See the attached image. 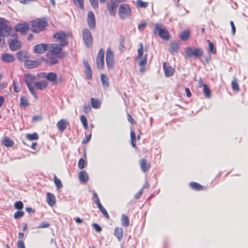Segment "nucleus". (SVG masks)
<instances>
[{
	"label": "nucleus",
	"instance_id": "dca6fc26",
	"mask_svg": "<svg viewBox=\"0 0 248 248\" xmlns=\"http://www.w3.org/2000/svg\"><path fill=\"white\" fill-rule=\"evenodd\" d=\"M118 5L116 2L113 0H110L108 4V10L109 14L111 16H114L116 13V9Z\"/></svg>",
	"mask_w": 248,
	"mask_h": 248
},
{
	"label": "nucleus",
	"instance_id": "a878e982",
	"mask_svg": "<svg viewBox=\"0 0 248 248\" xmlns=\"http://www.w3.org/2000/svg\"><path fill=\"white\" fill-rule=\"evenodd\" d=\"M202 86L203 87V92L205 96L207 98H210L211 91L210 89L206 84H202V80H201V84L199 87H202Z\"/></svg>",
	"mask_w": 248,
	"mask_h": 248
},
{
	"label": "nucleus",
	"instance_id": "ea45409f",
	"mask_svg": "<svg viewBox=\"0 0 248 248\" xmlns=\"http://www.w3.org/2000/svg\"><path fill=\"white\" fill-rule=\"evenodd\" d=\"M20 105L24 107H27L29 106V102L27 97L25 96H22L20 97Z\"/></svg>",
	"mask_w": 248,
	"mask_h": 248
},
{
	"label": "nucleus",
	"instance_id": "13d9d810",
	"mask_svg": "<svg viewBox=\"0 0 248 248\" xmlns=\"http://www.w3.org/2000/svg\"><path fill=\"white\" fill-rule=\"evenodd\" d=\"M49 224L48 222H42L40 224V225L39 226V228H47V227H49Z\"/></svg>",
	"mask_w": 248,
	"mask_h": 248
},
{
	"label": "nucleus",
	"instance_id": "c9c22d12",
	"mask_svg": "<svg viewBox=\"0 0 248 248\" xmlns=\"http://www.w3.org/2000/svg\"><path fill=\"white\" fill-rule=\"evenodd\" d=\"M105 52L103 49H100L98 53L96 58V62H104Z\"/></svg>",
	"mask_w": 248,
	"mask_h": 248
},
{
	"label": "nucleus",
	"instance_id": "2eb2a0df",
	"mask_svg": "<svg viewBox=\"0 0 248 248\" xmlns=\"http://www.w3.org/2000/svg\"><path fill=\"white\" fill-rule=\"evenodd\" d=\"M48 50V44H40L35 45L33 48V51L35 53L42 54Z\"/></svg>",
	"mask_w": 248,
	"mask_h": 248
},
{
	"label": "nucleus",
	"instance_id": "49530a36",
	"mask_svg": "<svg viewBox=\"0 0 248 248\" xmlns=\"http://www.w3.org/2000/svg\"><path fill=\"white\" fill-rule=\"evenodd\" d=\"M86 164L85 161L83 159L80 158L78 162V167L80 169H82L85 167Z\"/></svg>",
	"mask_w": 248,
	"mask_h": 248
},
{
	"label": "nucleus",
	"instance_id": "9d476101",
	"mask_svg": "<svg viewBox=\"0 0 248 248\" xmlns=\"http://www.w3.org/2000/svg\"><path fill=\"white\" fill-rule=\"evenodd\" d=\"M16 55L18 61L21 62H36L35 61H31L29 54L25 50L18 51Z\"/></svg>",
	"mask_w": 248,
	"mask_h": 248
},
{
	"label": "nucleus",
	"instance_id": "b1692460",
	"mask_svg": "<svg viewBox=\"0 0 248 248\" xmlns=\"http://www.w3.org/2000/svg\"><path fill=\"white\" fill-rule=\"evenodd\" d=\"M78 178L81 183H84L87 182L89 179L88 173L84 170L81 171L78 174Z\"/></svg>",
	"mask_w": 248,
	"mask_h": 248
},
{
	"label": "nucleus",
	"instance_id": "5701e85b",
	"mask_svg": "<svg viewBox=\"0 0 248 248\" xmlns=\"http://www.w3.org/2000/svg\"><path fill=\"white\" fill-rule=\"evenodd\" d=\"M46 202L51 207L55 205L56 198L55 196L52 193H47L46 195Z\"/></svg>",
	"mask_w": 248,
	"mask_h": 248
},
{
	"label": "nucleus",
	"instance_id": "c85d7f7f",
	"mask_svg": "<svg viewBox=\"0 0 248 248\" xmlns=\"http://www.w3.org/2000/svg\"><path fill=\"white\" fill-rule=\"evenodd\" d=\"M189 186L192 189L196 191H201L204 189V186L195 182L190 183Z\"/></svg>",
	"mask_w": 248,
	"mask_h": 248
},
{
	"label": "nucleus",
	"instance_id": "f704fd0d",
	"mask_svg": "<svg viewBox=\"0 0 248 248\" xmlns=\"http://www.w3.org/2000/svg\"><path fill=\"white\" fill-rule=\"evenodd\" d=\"M190 32L188 31L185 30L179 35L180 38L183 41H186L189 39Z\"/></svg>",
	"mask_w": 248,
	"mask_h": 248
},
{
	"label": "nucleus",
	"instance_id": "5fc2aeb1",
	"mask_svg": "<svg viewBox=\"0 0 248 248\" xmlns=\"http://www.w3.org/2000/svg\"><path fill=\"white\" fill-rule=\"evenodd\" d=\"M128 121L132 124H136V122L129 113L127 114Z\"/></svg>",
	"mask_w": 248,
	"mask_h": 248
},
{
	"label": "nucleus",
	"instance_id": "473e14b6",
	"mask_svg": "<svg viewBox=\"0 0 248 248\" xmlns=\"http://www.w3.org/2000/svg\"><path fill=\"white\" fill-rule=\"evenodd\" d=\"M122 225L123 226L127 227L129 225V219L127 216L123 214L121 217Z\"/></svg>",
	"mask_w": 248,
	"mask_h": 248
},
{
	"label": "nucleus",
	"instance_id": "6ab92c4d",
	"mask_svg": "<svg viewBox=\"0 0 248 248\" xmlns=\"http://www.w3.org/2000/svg\"><path fill=\"white\" fill-rule=\"evenodd\" d=\"M15 29L21 33H25L29 29V25L26 22L19 23L15 26Z\"/></svg>",
	"mask_w": 248,
	"mask_h": 248
},
{
	"label": "nucleus",
	"instance_id": "7ed1b4c3",
	"mask_svg": "<svg viewBox=\"0 0 248 248\" xmlns=\"http://www.w3.org/2000/svg\"><path fill=\"white\" fill-rule=\"evenodd\" d=\"M69 37V33L62 31L57 32L53 35V37L55 39V41L59 42V44L62 46H65L67 45L68 43L67 38Z\"/></svg>",
	"mask_w": 248,
	"mask_h": 248
},
{
	"label": "nucleus",
	"instance_id": "58836bf2",
	"mask_svg": "<svg viewBox=\"0 0 248 248\" xmlns=\"http://www.w3.org/2000/svg\"><path fill=\"white\" fill-rule=\"evenodd\" d=\"M238 80L236 78H234L232 81V87L233 90L235 91H238L239 90V87L238 84Z\"/></svg>",
	"mask_w": 248,
	"mask_h": 248
},
{
	"label": "nucleus",
	"instance_id": "f8f14e48",
	"mask_svg": "<svg viewBox=\"0 0 248 248\" xmlns=\"http://www.w3.org/2000/svg\"><path fill=\"white\" fill-rule=\"evenodd\" d=\"M139 164L141 171L144 173L148 171L151 167L150 162L145 158L140 159Z\"/></svg>",
	"mask_w": 248,
	"mask_h": 248
},
{
	"label": "nucleus",
	"instance_id": "2f4dec72",
	"mask_svg": "<svg viewBox=\"0 0 248 248\" xmlns=\"http://www.w3.org/2000/svg\"><path fill=\"white\" fill-rule=\"evenodd\" d=\"M140 48L138 50V57L141 59L140 62H146L147 60L146 58L142 59V56L143 53V46L142 43L140 44Z\"/></svg>",
	"mask_w": 248,
	"mask_h": 248
},
{
	"label": "nucleus",
	"instance_id": "412c9836",
	"mask_svg": "<svg viewBox=\"0 0 248 248\" xmlns=\"http://www.w3.org/2000/svg\"><path fill=\"white\" fill-rule=\"evenodd\" d=\"M84 66L86 78L88 80H91L93 78V73L89 63H86Z\"/></svg>",
	"mask_w": 248,
	"mask_h": 248
},
{
	"label": "nucleus",
	"instance_id": "bb28decb",
	"mask_svg": "<svg viewBox=\"0 0 248 248\" xmlns=\"http://www.w3.org/2000/svg\"><path fill=\"white\" fill-rule=\"evenodd\" d=\"M91 103L93 108L98 109L101 107V101L98 98H91Z\"/></svg>",
	"mask_w": 248,
	"mask_h": 248
},
{
	"label": "nucleus",
	"instance_id": "de8ad7c7",
	"mask_svg": "<svg viewBox=\"0 0 248 248\" xmlns=\"http://www.w3.org/2000/svg\"><path fill=\"white\" fill-rule=\"evenodd\" d=\"M207 42L208 43V45H209V52L210 53H216V49L214 48V45L213 44V43H212L211 42H210V41L208 40L207 41Z\"/></svg>",
	"mask_w": 248,
	"mask_h": 248
},
{
	"label": "nucleus",
	"instance_id": "423d86ee",
	"mask_svg": "<svg viewBox=\"0 0 248 248\" xmlns=\"http://www.w3.org/2000/svg\"><path fill=\"white\" fill-rule=\"evenodd\" d=\"M118 13L121 18L124 19L131 15V10L128 4H122L119 8Z\"/></svg>",
	"mask_w": 248,
	"mask_h": 248
},
{
	"label": "nucleus",
	"instance_id": "ddd939ff",
	"mask_svg": "<svg viewBox=\"0 0 248 248\" xmlns=\"http://www.w3.org/2000/svg\"><path fill=\"white\" fill-rule=\"evenodd\" d=\"M8 43L10 49L13 51L16 50L21 47V42L16 37L14 39H9Z\"/></svg>",
	"mask_w": 248,
	"mask_h": 248
},
{
	"label": "nucleus",
	"instance_id": "69168bd1",
	"mask_svg": "<svg viewBox=\"0 0 248 248\" xmlns=\"http://www.w3.org/2000/svg\"><path fill=\"white\" fill-rule=\"evenodd\" d=\"M230 24H231V27H232V33L233 34H234L235 33V27L234 26V23H233V21H231L230 22Z\"/></svg>",
	"mask_w": 248,
	"mask_h": 248
},
{
	"label": "nucleus",
	"instance_id": "6e6d98bb",
	"mask_svg": "<svg viewBox=\"0 0 248 248\" xmlns=\"http://www.w3.org/2000/svg\"><path fill=\"white\" fill-rule=\"evenodd\" d=\"M91 110V107L89 104H84L83 106V111L85 113H88Z\"/></svg>",
	"mask_w": 248,
	"mask_h": 248
},
{
	"label": "nucleus",
	"instance_id": "603ef678",
	"mask_svg": "<svg viewBox=\"0 0 248 248\" xmlns=\"http://www.w3.org/2000/svg\"><path fill=\"white\" fill-rule=\"evenodd\" d=\"M13 84L14 86V91L16 93L19 92L20 90V88L16 83V79L14 80Z\"/></svg>",
	"mask_w": 248,
	"mask_h": 248
},
{
	"label": "nucleus",
	"instance_id": "aec40b11",
	"mask_svg": "<svg viewBox=\"0 0 248 248\" xmlns=\"http://www.w3.org/2000/svg\"><path fill=\"white\" fill-rule=\"evenodd\" d=\"M48 85V83L47 81L45 80L38 81L34 84L35 88L39 90H43L46 89Z\"/></svg>",
	"mask_w": 248,
	"mask_h": 248
},
{
	"label": "nucleus",
	"instance_id": "774afa93",
	"mask_svg": "<svg viewBox=\"0 0 248 248\" xmlns=\"http://www.w3.org/2000/svg\"><path fill=\"white\" fill-rule=\"evenodd\" d=\"M185 90H186V96L188 97H191V92H190V90L189 89V88H186Z\"/></svg>",
	"mask_w": 248,
	"mask_h": 248
},
{
	"label": "nucleus",
	"instance_id": "4d7b16f0",
	"mask_svg": "<svg viewBox=\"0 0 248 248\" xmlns=\"http://www.w3.org/2000/svg\"><path fill=\"white\" fill-rule=\"evenodd\" d=\"M93 227L97 232H100L102 231L101 227L96 223H93Z\"/></svg>",
	"mask_w": 248,
	"mask_h": 248
},
{
	"label": "nucleus",
	"instance_id": "a211bd4d",
	"mask_svg": "<svg viewBox=\"0 0 248 248\" xmlns=\"http://www.w3.org/2000/svg\"><path fill=\"white\" fill-rule=\"evenodd\" d=\"M163 68L167 77H170L174 74L175 70L170 65V63H163Z\"/></svg>",
	"mask_w": 248,
	"mask_h": 248
},
{
	"label": "nucleus",
	"instance_id": "f03ea898",
	"mask_svg": "<svg viewBox=\"0 0 248 248\" xmlns=\"http://www.w3.org/2000/svg\"><path fill=\"white\" fill-rule=\"evenodd\" d=\"M11 31L10 22L5 18L0 17V36L6 37Z\"/></svg>",
	"mask_w": 248,
	"mask_h": 248
},
{
	"label": "nucleus",
	"instance_id": "052dcab7",
	"mask_svg": "<svg viewBox=\"0 0 248 248\" xmlns=\"http://www.w3.org/2000/svg\"><path fill=\"white\" fill-rule=\"evenodd\" d=\"M17 248H25L23 242L19 240L17 242Z\"/></svg>",
	"mask_w": 248,
	"mask_h": 248
},
{
	"label": "nucleus",
	"instance_id": "79ce46f5",
	"mask_svg": "<svg viewBox=\"0 0 248 248\" xmlns=\"http://www.w3.org/2000/svg\"><path fill=\"white\" fill-rule=\"evenodd\" d=\"M54 182L57 189H60L62 187L61 180L58 179L55 175L54 176Z\"/></svg>",
	"mask_w": 248,
	"mask_h": 248
},
{
	"label": "nucleus",
	"instance_id": "338daca9",
	"mask_svg": "<svg viewBox=\"0 0 248 248\" xmlns=\"http://www.w3.org/2000/svg\"><path fill=\"white\" fill-rule=\"evenodd\" d=\"M102 213V214L105 216V217L107 218V219H109V216L108 215V213L107 210L106 209H105L104 210L102 211L101 212Z\"/></svg>",
	"mask_w": 248,
	"mask_h": 248
},
{
	"label": "nucleus",
	"instance_id": "0e129e2a",
	"mask_svg": "<svg viewBox=\"0 0 248 248\" xmlns=\"http://www.w3.org/2000/svg\"><path fill=\"white\" fill-rule=\"evenodd\" d=\"M147 23L146 22L142 23L141 24L139 25L138 26L139 30H143L146 27Z\"/></svg>",
	"mask_w": 248,
	"mask_h": 248
},
{
	"label": "nucleus",
	"instance_id": "e433bc0d",
	"mask_svg": "<svg viewBox=\"0 0 248 248\" xmlns=\"http://www.w3.org/2000/svg\"><path fill=\"white\" fill-rule=\"evenodd\" d=\"M131 143L134 148H136V137L135 132L132 130L130 132Z\"/></svg>",
	"mask_w": 248,
	"mask_h": 248
},
{
	"label": "nucleus",
	"instance_id": "c03bdc74",
	"mask_svg": "<svg viewBox=\"0 0 248 248\" xmlns=\"http://www.w3.org/2000/svg\"><path fill=\"white\" fill-rule=\"evenodd\" d=\"M75 5L80 8L83 9L84 7V0H74Z\"/></svg>",
	"mask_w": 248,
	"mask_h": 248
},
{
	"label": "nucleus",
	"instance_id": "1a4fd4ad",
	"mask_svg": "<svg viewBox=\"0 0 248 248\" xmlns=\"http://www.w3.org/2000/svg\"><path fill=\"white\" fill-rule=\"evenodd\" d=\"M83 39L87 47L91 46L93 43V36L91 31L88 29H84L82 31Z\"/></svg>",
	"mask_w": 248,
	"mask_h": 248
},
{
	"label": "nucleus",
	"instance_id": "9b49d317",
	"mask_svg": "<svg viewBox=\"0 0 248 248\" xmlns=\"http://www.w3.org/2000/svg\"><path fill=\"white\" fill-rule=\"evenodd\" d=\"M46 79L49 82L52 83L53 85H56L63 81L62 78H59L57 80V76L54 72H49L47 74Z\"/></svg>",
	"mask_w": 248,
	"mask_h": 248
},
{
	"label": "nucleus",
	"instance_id": "f3484780",
	"mask_svg": "<svg viewBox=\"0 0 248 248\" xmlns=\"http://www.w3.org/2000/svg\"><path fill=\"white\" fill-rule=\"evenodd\" d=\"M69 125L68 121L64 119L60 120L56 124L57 128L61 132H63Z\"/></svg>",
	"mask_w": 248,
	"mask_h": 248
},
{
	"label": "nucleus",
	"instance_id": "0eeeda50",
	"mask_svg": "<svg viewBox=\"0 0 248 248\" xmlns=\"http://www.w3.org/2000/svg\"><path fill=\"white\" fill-rule=\"evenodd\" d=\"M34 79L35 77L31 74L27 75L25 77V81L30 93L35 98H37L38 96L32 87V84Z\"/></svg>",
	"mask_w": 248,
	"mask_h": 248
},
{
	"label": "nucleus",
	"instance_id": "72a5a7b5",
	"mask_svg": "<svg viewBox=\"0 0 248 248\" xmlns=\"http://www.w3.org/2000/svg\"><path fill=\"white\" fill-rule=\"evenodd\" d=\"M101 80L104 87H108L109 86L108 78L104 74L100 76Z\"/></svg>",
	"mask_w": 248,
	"mask_h": 248
},
{
	"label": "nucleus",
	"instance_id": "680f3d73",
	"mask_svg": "<svg viewBox=\"0 0 248 248\" xmlns=\"http://www.w3.org/2000/svg\"><path fill=\"white\" fill-rule=\"evenodd\" d=\"M142 193V189H141L137 194H136L135 195V196H134L135 198L137 200L139 199Z\"/></svg>",
	"mask_w": 248,
	"mask_h": 248
},
{
	"label": "nucleus",
	"instance_id": "bf43d9fd",
	"mask_svg": "<svg viewBox=\"0 0 248 248\" xmlns=\"http://www.w3.org/2000/svg\"><path fill=\"white\" fill-rule=\"evenodd\" d=\"M146 63H140V72L142 74L144 73L145 71V64Z\"/></svg>",
	"mask_w": 248,
	"mask_h": 248
},
{
	"label": "nucleus",
	"instance_id": "20e7f679",
	"mask_svg": "<svg viewBox=\"0 0 248 248\" xmlns=\"http://www.w3.org/2000/svg\"><path fill=\"white\" fill-rule=\"evenodd\" d=\"M47 22L45 19H37L32 21V31L39 32L43 31L47 26Z\"/></svg>",
	"mask_w": 248,
	"mask_h": 248
},
{
	"label": "nucleus",
	"instance_id": "a18cd8bd",
	"mask_svg": "<svg viewBox=\"0 0 248 248\" xmlns=\"http://www.w3.org/2000/svg\"><path fill=\"white\" fill-rule=\"evenodd\" d=\"M39 63H25V66L28 69H32L38 66Z\"/></svg>",
	"mask_w": 248,
	"mask_h": 248
},
{
	"label": "nucleus",
	"instance_id": "09e8293b",
	"mask_svg": "<svg viewBox=\"0 0 248 248\" xmlns=\"http://www.w3.org/2000/svg\"><path fill=\"white\" fill-rule=\"evenodd\" d=\"M24 215V212L23 211H17L15 213L14 217L15 219H18L23 217Z\"/></svg>",
	"mask_w": 248,
	"mask_h": 248
},
{
	"label": "nucleus",
	"instance_id": "f257e3e1",
	"mask_svg": "<svg viewBox=\"0 0 248 248\" xmlns=\"http://www.w3.org/2000/svg\"><path fill=\"white\" fill-rule=\"evenodd\" d=\"M62 46L56 43L48 44V50L51 52L52 58L61 59L66 56V53L62 51Z\"/></svg>",
	"mask_w": 248,
	"mask_h": 248
},
{
	"label": "nucleus",
	"instance_id": "8fccbe9b",
	"mask_svg": "<svg viewBox=\"0 0 248 248\" xmlns=\"http://www.w3.org/2000/svg\"><path fill=\"white\" fill-rule=\"evenodd\" d=\"M24 206L23 203L21 201H18L15 202V207L16 209L20 210L23 209Z\"/></svg>",
	"mask_w": 248,
	"mask_h": 248
},
{
	"label": "nucleus",
	"instance_id": "a19ab883",
	"mask_svg": "<svg viewBox=\"0 0 248 248\" xmlns=\"http://www.w3.org/2000/svg\"><path fill=\"white\" fill-rule=\"evenodd\" d=\"M148 2L143 1L142 0H138L137 1V5L139 8H145L148 6Z\"/></svg>",
	"mask_w": 248,
	"mask_h": 248
},
{
	"label": "nucleus",
	"instance_id": "39448f33",
	"mask_svg": "<svg viewBox=\"0 0 248 248\" xmlns=\"http://www.w3.org/2000/svg\"><path fill=\"white\" fill-rule=\"evenodd\" d=\"M185 53L187 57L200 58L203 55V50L200 48L187 47L185 49Z\"/></svg>",
	"mask_w": 248,
	"mask_h": 248
},
{
	"label": "nucleus",
	"instance_id": "6e6552de",
	"mask_svg": "<svg viewBox=\"0 0 248 248\" xmlns=\"http://www.w3.org/2000/svg\"><path fill=\"white\" fill-rule=\"evenodd\" d=\"M154 31L155 33L158 32L159 36L163 39L168 40L170 38L168 31L166 29H163L161 24H156Z\"/></svg>",
	"mask_w": 248,
	"mask_h": 248
},
{
	"label": "nucleus",
	"instance_id": "4be33fe9",
	"mask_svg": "<svg viewBox=\"0 0 248 248\" xmlns=\"http://www.w3.org/2000/svg\"><path fill=\"white\" fill-rule=\"evenodd\" d=\"M124 231L122 228L116 227L114 229V235L119 241H122L123 237Z\"/></svg>",
	"mask_w": 248,
	"mask_h": 248
},
{
	"label": "nucleus",
	"instance_id": "c756f323",
	"mask_svg": "<svg viewBox=\"0 0 248 248\" xmlns=\"http://www.w3.org/2000/svg\"><path fill=\"white\" fill-rule=\"evenodd\" d=\"M1 59L4 62H12L15 61V57L11 54H4L1 56Z\"/></svg>",
	"mask_w": 248,
	"mask_h": 248
},
{
	"label": "nucleus",
	"instance_id": "4c0bfd02",
	"mask_svg": "<svg viewBox=\"0 0 248 248\" xmlns=\"http://www.w3.org/2000/svg\"><path fill=\"white\" fill-rule=\"evenodd\" d=\"M26 137L29 140H37L39 139V136L36 133L27 134Z\"/></svg>",
	"mask_w": 248,
	"mask_h": 248
},
{
	"label": "nucleus",
	"instance_id": "7c9ffc66",
	"mask_svg": "<svg viewBox=\"0 0 248 248\" xmlns=\"http://www.w3.org/2000/svg\"><path fill=\"white\" fill-rule=\"evenodd\" d=\"M179 48V44L177 42H172L170 44V51L171 53H174L178 51Z\"/></svg>",
	"mask_w": 248,
	"mask_h": 248
},
{
	"label": "nucleus",
	"instance_id": "3c124183",
	"mask_svg": "<svg viewBox=\"0 0 248 248\" xmlns=\"http://www.w3.org/2000/svg\"><path fill=\"white\" fill-rule=\"evenodd\" d=\"M92 136V134L90 133L89 134L86 135L84 138L82 140V144H86L90 140H91Z\"/></svg>",
	"mask_w": 248,
	"mask_h": 248
},
{
	"label": "nucleus",
	"instance_id": "cd10ccee",
	"mask_svg": "<svg viewBox=\"0 0 248 248\" xmlns=\"http://www.w3.org/2000/svg\"><path fill=\"white\" fill-rule=\"evenodd\" d=\"M114 53L110 48H108L106 51V62H113Z\"/></svg>",
	"mask_w": 248,
	"mask_h": 248
},
{
	"label": "nucleus",
	"instance_id": "37998d69",
	"mask_svg": "<svg viewBox=\"0 0 248 248\" xmlns=\"http://www.w3.org/2000/svg\"><path fill=\"white\" fill-rule=\"evenodd\" d=\"M80 121L83 124L84 128L85 129H87L88 128V122L86 117L84 115H82L80 117Z\"/></svg>",
	"mask_w": 248,
	"mask_h": 248
},
{
	"label": "nucleus",
	"instance_id": "864d4df0",
	"mask_svg": "<svg viewBox=\"0 0 248 248\" xmlns=\"http://www.w3.org/2000/svg\"><path fill=\"white\" fill-rule=\"evenodd\" d=\"M91 5L94 9L98 8V0H89Z\"/></svg>",
	"mask_w": 248,
	"mask_h": 248
},
{
	"label": "nucleus",
	"instance_id": "393cba45",
	"mask_svg": "<svg viewBox=\"0 0 248 248\" xmlns=\"http://www.w3.org/2000/svg\"><path fill=\"white\" fill-rule=\"evenodd\" d=\"M2 144L7 147H11L14 146V142L8 137H4L1 140Z\"/></svg>",
	"mask_w": 248,
	"mask_h": 248
},
{
	"label": "nucleus",
	"instance_id": "e2e57ef3",
	"mask_svg": "<svg viewBox=\"0 0 248 248\" xmlns=\"http://www.w3.org/2000/svg\"><path fill=\"white\" fill-rule=\"evenodd\" d=\"M34 0H20V2L24 4H28Z\"/></svg>",
	"mask_w": 248,
	"mask_h": 248
},
{
	"label": "nucleus",
	"instance_id": "4468645a",
	"mask_svg": "<svg viewBox=\"0 0 248 248\" xmlns=\"http://www.w3.org/2000/svg\"><path fill=\"white\" fill-rule=\"evenodd\" d=\"M87 22L89 27L90 29H93L96 25L95 16L92 11H90L88 13Z\"/></svg>",
	"mask_w": 248,
	"mask_h": 248
}]
</instances>
